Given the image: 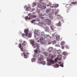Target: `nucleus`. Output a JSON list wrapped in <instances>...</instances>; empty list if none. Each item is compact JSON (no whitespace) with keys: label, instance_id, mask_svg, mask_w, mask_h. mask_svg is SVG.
Listing matches in <instances>:
<instances>
[{"label":"nucleus","instance_id":"6ab92c4d","mask_svg":"<svg viewBox=\"0 0 77 77\" xmlns=\"http://www.w3.org/2000/svg\"><path fill=\"white\" fill-rule=\"evenodd\" d=\"M42 27L44 29H45V27H46V25L45 24V23H43Z\"/></svg>","mask_w":77,"mask_h":77},{"label":"nucleus","instance_id":"a19ab883","mask_svg":"<svg viewBox=\"0 0 77 77\" xmlns=\"http://www.w3.org/2000/svg\"><path fill=\"white\" fill-rule=\"evenodd\" d=\"M52 36H56V33H53L52 34Z\"/></svg>","mask_w":77,"mask_h":77},{"label":"nucleus","instance_id":"680f3d73","mask_svg":"<svg viewBox=\"0 0 77 77\" xmlns=\"http://www.w3.org/2000/svg\"><path fill=\"white\" fill-rule=\"evenodd\" d=\"M62 49H63V47Z\"/></svg>","mask_w":77,"mask_h":77},{"label":"nucleus","instance_id":"c756f323","mask_svg":"<svg viewBox=\"0 0 77 77\" xmlns=\"http://www.w3.org/2000/svg\"><path fill=\"white\" fill-rule=\"evenodd\" d=\"M43 54H44V55L46 56H47L48 53L47 52H43Z\"/></svg>","mask_w":77,"mask_h":77},{"label":"nucleus","instance_id":"72a5a7b5","mask_svg":"<svg viewBox=\"0 0 77 77\" xmlns=\"http://www.w3.org/2000/svg\"><path fill=\"white\" fill-rule=\"evenodd\" d=\"M21 47H22V45H21V44H19V48H21Z\"/></svg>","mask_w":77,"mask_h":77},{"label":"nucleus","instance_id":"f03ea898","mask_svg":"<svg viewBox=\"0 0 77 77\" xmlns=\"http://www.w3.org/2000/svg\"><path fill=\"white\" fill-rule=\"evenodd\" d=\"M44 39H45L46 38L47 39V42L48 43V45H50L51 44V37L49 36L48 35H45V34L42 36Z\"/></svg>","mask_w":77,"mask_h":77},{"label":"nucleus","instance_id":"f8f14e48","mask_svg":"<svg viewBox=\"0 0 77 77\" xmlns=\"http://www.w3.org/2000/svg\"><path fill=\"white\" fill-rule=\"evenodd\" d=\"M45 34H44V32H40V34L38 36H43V35H44Z\"/></svg>","mask_w":77,"mask_h":77},{"label":"nucleus","instance_id":"1a4fd4ad","mask_svg":"<svg viewBox=\"0 0 77 77\" xmlns=\"http://www.w3.org/2000/svg\"><path fill=\"white\" fill-rule=\"evenodd\" d=\"M20 50L24 53H26V52L27 51V50H26V48L24 47H22L21 48H20Z\"/></svg>","mask_w":77,"mask_h":77},{"label":"nucleus","instance_id":"2eb2a0df","mask_svg":"<svg viewBox=\"0 0 77 77\" xmlns=\"http://www.w3.org/2000/svg\"><path fill=\"white\" fill-rule=\"evenodd\" d=\"M61 25H62V24L61 23L60 21L57 24V26H59V27H60V26H61Z\"/></svg>","mask_w":77,"mask_h":77},{"label":"nucleus","instance_id":"37998d69","mask_svg":"<svg viewBox=\"0 0 77 77\" xmlns=\"http://www.w3.org/2000/svg\"><path fill=\"white\" fill-rule=\"evenodd\" d=\"M25 19L26 20H27L28 19V20H29V18L28 17V16H26L25 17Z\"/></svg>","mask_w":77,"mask_h":77},{"label":"nucleus","instance_id":"09e8293b","mask_svg":"<svg viewBox=\"0 0 77 77\" xmlns=\"http://www.w3.org/2000/svg\"><path fill=\"white\" fill-rule=\"evenodd\" d=\"M21 54L22 56H23L24 55V53H22Z\"/></svg>","mask_w":77,"mask_h":77},{"label":"nucleus","instance_id":"dca6fc26","mask_svg":"<svg viewBox=\"0 0 77 77\" xmlns=\"http://www.w3.org/2000/svg\"><path fill=\"white\" fill-rule=\"evenodd\" d=\"M27 53L24 52V58L25 59H27Z\"/></svg>","mask_w":77,"mask_h":77},{"label":"nucleus","instance_id":"c9c22d12","mask_svg":"<svg viewBox=\"0 0 77 77\" xmlns=\"http://www.w3.org/2000/svg\"><path fill=\"white\" fill-rule=\"evenodd\" d=\"M41 8L42 9H45V6H44L42 7H42Z\"/></svg>","mask_w":77,"mask_h":77},{"label":"nucleus","instance_id":"423d86ee","mask_svg":"<svg viewBox=\"0 0 77 77\" xmlns=\"http://www.w3.org/2000/svg\"><path fill=\"white\" fill-rule=\"evenodd\" d=\"M44 38L42 36H41L40 38V42L42 44H45L46 41L45 40H43Z\"/></svg>","mask_w":77,"mask_h":77},{"label":"nucleus","instance_id":"a878e982","mask_svg":"<svg viewBox=\"0 0 77 77\" xmlns=\"http://www.w3.org/2000/svg\"><path fill=\"white\" fill-rule=\"evenodd\" d=\"M65 43V42L64 41H62L61 43V45H64Z\"/></svg>","mask_w":77,"mask_h":77},{"label":"nucleus","instance_id":"13d9d810","mask_svg":"<svg viewBox=\"0 0 77 77\" xmlns=\"http://www.w3.org/2000/svg\"><path fill=\"white\" fill-rule=\"evenodd\" d=\"M32 11H33V9H32Z\"/></svg>","mask_w":77,"mask_h":77},{"label":"nucleus","instance_id":"e2e57ef3","mask_svg":"<svg viewBox=\"0 0 77 77\" xmlns=\"http://www.w3.org/2000/svg\"><path fill=\"white\" fill-rule=\"evenodd\" d=\"M52 10H54V9H52Z\"/></svg>","mask_w":77,"mask_h":77},{"label":"nucleus","instance_id":"49530a36","mask_svg":"<svg viewBox=\"0 0 77 77\" xmlns=\"http://www.w3.org/2000/svg\"><path fill=\"white\" fill-rule=\"evenodd\" d=\"M35 21V20H34L31 21V23H34V22Z\"/></svg>","mask_w":77,"mask_h":77},{"label":"nucleus","instance_id":"bb28decb","mask_svg":"<svg viewBox=\"0 0 77 77\" xmlns=\"http://www.w3.org/2000/svg\"><path fill=\"white\" fill-rule=\"evenodd\" d=\"M43 24V23L42 22H39L38 23V25L39 26H42Z\"/></svg>","mask_w":77,"mask_h":77},{"label":"nucleus","instance_id":"4468645a","mask_svg":"<svg viewBox=\"0 0 77 77\" xmlns=\"http://www.w3.org/2000/svg\"><path fill=\"white\" fill-rule=\"evenodd\" d=\"M45 31L46 32H47L49 31V27L48 26H46L45 28Z\"/></svg>","mask_w":77,"mask_h":77},{"label":"nucleus","instance_id":"c85d7f7f","mask_svg":"<svg viewBox=\"0 0 77 77\" xmlns=\"http://www.w3.org/2000/svg\"><path fill=\"white\" fill-rule=\"evenodd\" d=\"M22 36L23 37H24V36H27V35L26 34H25L24 33L22 34Z\"/></svg>","mask_w":77,"mask_h":77},{"label":"nucleus","instance_id":"5701e85b","mask_svg":"<svg viewBox=\"0 0 77 77\" xmlns=\"http://www.w3.org/2000/svg\"><path fill=\"white\" fill-rule=\"evenodd\" d=\"M31 61L32 62H35L36 61V59L34 58H32L31 59Z\"/></svg>","mask_w":77,"mask_h":77},{"label":"nucleus","instance_id":"0eeeda50","mask_svg":"<svg viewBox=\"0 0 77 77\" xmlns=\"http://www.w3.org/2000/svg\"><path fill=\"white\" fill-rule=\"evenodd\" d=\"M38 59L40 61H42L44 60V59L42 58V56L41 54H38Z\"/></svg>","mask_w":77,"mask_h":77},{"label":"nucleus","instance_id":"f704fd0d","mask_svg":"<svg viewBox=\"0 0 77 77\" xmlns=\"http://www.w3.org/2000/svg\"><path fill=\"white\" fill-rule=\"evenodd\" d=\"M41 63H42L43 65H45V61H42L41 62Z\"/></svg>","mask_w":77,"mask_h":77},{"label":"nucleus","instance_id":"0e129e2a","mask_svg":"<svg viewBox=\"0 0 77 77\" xmlns=\"http://www.w3.org/2000/svg\"><path fill=\"white\" fill-rule=\"evenodd\" d=\"M40 1V2H41V1Z\"/></svg>","mask_w":77,"mask_h":77},{"label":"nucleus","instance_id":"c03bdc74","mask_svg":"<svg viewBox=\"0 0 77 77\" xmlns=\"http://www.w3.org/2000/svg\"><path fill=\"white\" fill-rule=\"evenodd\" d=\"M28 16H30V17H31V16H32V14L29 13L28 14Z\"/></svg>","mask_w":77,"mask_h":77},{"label":"nucleus","instance_id":"f3484780","mask_svg":"<svg viewBox=\"0 0 77 77\" xmlns=\"http://www.w3.org/2000/svg\"><path fill=\"white\" fill-rule=\"evenodd\" d=\"M59 6V5L58 4H55L53 5V7H51V8H57Z\"/></svg>","mask_w":77,"mask_h":77},{"label":"nucleus","instance_id":"9b49d317","mask_svg":"<svg viewBox=\"0 0 77 77\" xmlns=\"http://www.w3.org/2000/svg\"><path fill=\"white\" fill-rule=\"evenodd\" d=\"M57 58H58V59L60 61L62 59V55H59Z\"/></svg>","mask_w":77,"mask_h":77},{"label":"nucleus","instance_id":"6e6d98bb","mask_svg":"<svg viewBox=\"0 0 77 77\" xmlns=\"http://www.w3.org/2000/svg\"><path fill=\"white\" fill-rule=\"evenodd\" d=\"M35 39H38V38H36V37H35Z\"/></svg>","mask_w":77,"mask_h":77},{"label":"nucleus","instance_id":"39448f33","mask_svg":"<svg viewBox=\"0 0 77 77\" xmlns=\"http://www.w3.org/2000/svg\"><path fill=\"white\" fill-rule=\"evenodd\" d=\"M54 62L53 60L48 59V63L47 65H51V64L54 63Z\"/></svg>","mask_w":77,"mask_h":77},{"label":"nucleus","instance_id":"603ef678","mask_svg":"<svg viewBox=\"0 0 77 77\" xmlns=\"http://www.w3.org/2000/svg\"><path fill=\"white\" fill-rule=\"evenodd\" d=\"M53 33H56V31H54L53 32Z\"/></svg>","mask_w":77,"mask_h":77},{"label":"nucleus","instance_id":"a211bd4d","mask_svg":"<svg viewBox=\"0 0 77 77\" xmlns=\"http://www.w3.org/2000/svg\"><path fill=\"white\" fill-rule=\"evenodd\" d=\"M63 54L64 56H67L68 55V52H63Z\"/></svg>","mask_w":77,"mask_h":77},{"label":"nucleus","instance_id":"b1692460","mask_svg":"<svg viewBox=\"0 0 77 77\" xmlns=\"http://www.w3.org/2000/svg\"><path fill=\"white\" fill-rule=\"evenodd\" d=\"M58 63H59V64H60V66H61V67H63V65L62 64H61V63H62L60 62H58Z\"/></svg>","mask_w":77,"mask_h":77},{"label":"nucleus","instance_id":"ea45409f","mask_svg":"<svg viewBox=\"0 0 77 77\" xmlns=\"http://www.w3.org/2000/svg\"><path fill=\"white\" fill-rule=\"evenodd\" d=\"M51 3H49L47 5V6H51Z\"/></svg>","mask_w":77,"mask_h":77},{"label":"nucleus","instance_id":"4d7b16f0","mask_svg":"<svg viewBox=\"0 0 77 77\" xmlns=\"http://www.w3.org/2000/svg\"><path fill=\"white\" fill-rule=\"evenodd\" d=\"M42 19H44V17H41Z\"/></svg>","mask_w":77,"mask_h":77},{"label":"nucleus","instance_id":"de8ad7c7","mask_svg":"<svg viewBox=\"0 0 77 77\" xmlns=\"http://www.w3.org/2000/svg\"><path fill=\"white\" fill-rule=\"evenodd\" d=\"M33 7L35 6H36V3H33Z\"/></svg>","mask_w":77,"mask_h":77},{"label":"nucleus","instance_id":"412c9836","mask_svg":"<svg viewBox=\"0 0 77 77\" xmlns=\"http://www.w3.org/2000/svg\"><path fill=\"white\" fill-rule=\"evenodd\" d=\"M54 68H59V65L58 64H56L54 66Z\"/></svg>","mask_w":77,"mask_h":77},{"label":"nucleus","instance_id":"393cba45","mask_svg":"<svg viewBox=\"0 0 77 77\" xmlns=\"http://www.w3.org/2000/svg\"><path fill=\"white\" fill-rule=\"evenodd\" d=\"M37 7L39 8H42V5L41 4H39L38 6Z\"/></svg>","mask_w":77,"mask_h":77},{"label":"nucleus","instance_id":"3c124183","mask_svg":"<svg viewBox=\"0 0 77 77\" xmlns=\"http://www.w3.org/2000/svg\"><path fill=\"white\" fill-rule=\"evenodd\" d=\"M22 45H23V46H26V44L22 43Z\"/></svg>","mask_w":77,"mask_h":77},{"label":"nucleus","instance_id":"ddd939ff","mask_svg":"<svg viewBox=\"0 0 77 77\" xmlns=\"http://www.w3.org/2000/svg\"><path fill=\"white\" fill-rule=\"evenodd\" d=\"M56 40L57 41H59V39H60V36L59 35H56Z\"/></svg>","mask_w":77,"mask_h":77},{"label":"nucleus","instance_id":"9d476101","mask_svg":"<svg viewBox=\"0 0 77 77\" xmlns=\"http://www.w3.org/2000/svg\"><path fill=\"white\" fill-rule=\"evenodd\" d=\"M53 50V48L52 47L49 48L48 49V52L49 53H51V52H52Z\"/></svg>","mask_w":77,"mask_h":77},{"label":"nucleus","instance_id":"4be33fe9","mask_svg":"<svg viewBox=\"0 0 77 77\" xmlns=\"http://www.w3.org/2000/svg\"><path fill=\"white\" fill-rule=\"evenodd\" d=\"M50 11V9H48L46 11V13H47L48 14V13H49Z\"/></svg>","mask_w":77,"mask_h":77},{"label":"nucleus","instance_id":"58836bf2","mask_svg":"<svg viewBox=\"0 0 77 77\" xmlns=\"http://www.w3.org/2000/svg\"><path fill=\"white\" fill-rule=\"evenodd\" d=\"M65 47L67 49H69V47L68 46L66 45Z\"/></svg>","mask_w":77,"mask_h":77},{"label":"nucleus","instance_id":"20e7f679","mask_svg":"<svg viewBox=\"0 0 77 77\" xmlns=\"http://www.w3.org/2000/svg\"><path fill=\"white\" fill-rule=\"evenodd\" d=\"M45 22L48 25H50L51 24V21L50 19H46L45 20Z\"/></svg>","mask_w":77,"mask_h":77},{"label":"nucleus","instance_id":"a18cd8bd","mask_svg":"<svg viewBox=\"0 0 77 77\" xmlns=\"http://www.w3.org/2000/svg\"><path fill=\"white\" fill-rule=\"evenodd\" d=\"M57 17L58 18V19H60V18L61 17L60 16L57 15Z\"/></svg>","mask_w":77,"mask_h":77},{"label":"nucleus","instance_id":"4c0bfd02","mask_svg":"<svg viewBox=\"0 0 77 77\" xmlns=\"http://www.w3.org/2000/svg\"><path fill=\"white\" fill-rule=\"evenodd\" d=\"M36 21H40V20L39 18H37L36 19Z\"/></svg>","mask_w":77,"mask_h":77},{"label":"nucleus","instance_id":"052dcab7","mask_svg":"<svg viewBox=\"0 0 77 77\" xmlns=\"http://www.w3.org/2000/svg\"><path fill=\"white\" fill-rule=\"evenodd\" d=\"M38 42H39V40H38Z\"/></svg>","mask_w":77,"mask_h":77},{"label":"nucleus","instance_id":"6e6552de","mask_svg":"<svg viewBox=\"0 0 77 77\" xmlns=\"http://www.w3.org/2000/svg\"><path fill=\"white\" fill-rule=\"evenodd\" d=\"M35 31L34 32V34L37 35V36L39 35V34H40V32L38 29H35Z\"/></svg>","mask_w":77,"mask_h":77},{"label":"nucleus","instance_id":"79ce46f5","mask_svg":"<svg viewBox=\"0 0 77 77\" xmlns=\"http://www.w3.org/2000/svg\"><path fill=\"white\" fill-rule=\"evenodd\" d=\"M57 14H58V12H57V11H56V10L55 11V15H56Z\"/></svg>","mask_w":77,"mask_h":77},{"label":"nucleus","instance_id":"2f4dec72","mask_svg":"<svg viewBox=\"0 0 77 77\" xmlns=\"http://www.w3.org/2000/svg\"><path fill=\"white\" fill-rule=\"evenodd\" d=\"M30 8L29 7H27L26 8V10L27 11H29L30 10Z\"/></svg>","mask_w":77,"mask_h":77},{"label":"nucleus","instance_id":"473e14b6","mask_svg":"<svg viewBox=\"0 0 77 77\" xmlns=\"http://www.w3.org/2000/svg\"><path fill=\"white\" fill-rule=\"evenodd\" d=\"M29 20H30L31 19H32V18H33V15L32 16H30L29 17Z\"/></svg>","mask_w":77,"mask_h":77},{"label":"nucleus","instance_id":"bf43d9fd","mask_svg":"<svg viewBox=\"0 0 77 77\" xmlns=\"http://www.w3.org/2000/svg\"><path fill=\"white\" fill-rule=\"evenodd\" d=\"M43 21V20H42V21Z\"/></svg>","mask_w":77,"mask_h":77},{"label":"nucleus","instance_id":"e433bc0d","mask_svg":"<svg viewBox=\"0 0 77 77\" xmlns=\"http://www.w3.org/2000/svg\"><path fill=\"white\" fill-rule=\"evenodd\" d=\"M57 60H58V58H56L54 60L55 62H57Z\"/></svg>","mask_w":77,"mask_h":77},{"label":"nucleus","instance_id":"aec40b11","mask_svg":"<svg viewBox=\"0 0 77 77\" xmlns=\"http://www.w3.org/2000/svg\"><path fill=\"white\" fill-rule=\"evenodd\" d=\"M49 18L51 20H52V19H53V16H52V15H51L50 14H49Z\"/></svg>","mask_w":77,"mask_h":77},{"label":"nucleus","instance_id":"69168bd1","mask_svg":"<svg viewBox=\"0 0 77 77\" xmlns=\"http://www.w3.org/2000/svg\"><path fill=\"white\" fill-rule=\"evenodd\" d=\"M33 14H34V13H33Z\"/></svg>","mask_w":77,"mask_h":77},{"label":"nucleus","instance_id":"5fc2aeb1","mask_svg":"<svg viewBox=\"0 0 77 77\" xmlns=\"http://www.w3.org/2000/svg\"><path fill=\"white\" fill-rule=\"evenodd\" d=\"M56 42V41H54L53 42L55 44Z\"/></svg>","mask_w":77,"mask_h":77},{"label":"nucleus","instance_id":"cd10ccee","mask_svg":"<svg viewBox=\"0 0 77 77\" xmlns=\"http://www.w3.org/2000/svg\"><path fill=\"white\" fill-rule=\"evenodd\" d=\"M54 26H53V25H51V28L52 30H54Z\"/></svg>","mask_w":77,"mask_h":77},{"label":"nucleus","instance_id":"7c9ffc66","mask_svg":"<svg viewBox=\"0 0 77 77\" xmlns=\"http://www.w3.org/2000/svg\"><path fill=\"white\" fill-rule=\"evenodd\" d=\"M71 3L72 4V5H75L76 4V2H71Z\"/></svg>","mask_w":77,"mask_h":77},{"label":"nucleus","instance_id":"864d4df0","mask_svg":"<svg viewBox=\"0 0 77 77\" xmlns=\"http://www.w3.org/2000/svg\"><path fill=\"white\" fill-rule=\"evenodd\" d=\"M23 43H24V44L25 43V44H27V43H26V41H23Z\"/></svg>","mask_w":77,"mask_h":77},{"label":"nucleus","instance_id":"f257e3e1","mask_svg":"<svg viewBox=\"0 0 77 77\" xmlns=\"http://www.w3.org/2000/svg\"><path fill=\"white\" fill-rule=\"evenodd\" d=\"M30 42L34 48H37V49L34 50V52L35 53V54H34V56H35V57H36L37 56L36 54H39V53H40V50L39 48V45L38 43H35L34 41L32 40H31Z\"/></svg>","mask_w":77,"mask_h":77},{"label":"nucleus","instance_id":"7ed1b4c3","mask_svg":"<svg viewBox=\"0 0 77 77\" xmlns=\"http://www.w3.org/2000/svg\"><path fill=\"white\" fill-rule=\"evenodd\" d=\"M24 32L26 35L28 36V38H31V37H32V34L29 32L28 29H25Z\"/></svg>","mask_w":77,"mask_h":77},{"label":"nucleus","instance_id":"8fccbe9b","mask_svg":"<svg viewBox=\"0 0 77 77\" xmlns=\"http://www.w3.org/2000/svg\"><path fill=\"white\" fill-rule=\"evenodd\" d=\"M32 17H33V18H35L36 17V16L32 15Z\"/></svg>","mask_w":77,"mask_h":77}]
</instances>
